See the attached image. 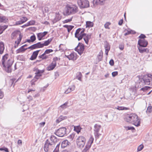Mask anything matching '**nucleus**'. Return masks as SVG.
<instances>
[{"mask_svg": "<svg viewBox=\"0 0 152 152\" xmlns=\"http://www.w3.org/2000/svg\"><path fill=\"white\" fill-rule=\"evenodd\" d=\"M123 19H121L120 20L118 23V25H121L122 24V23H123Z\"/></svg>", "mask_w": 152, "mask_h": 152, "instance_id": "nucleus-61", "label": "nucleus"}, {"mask_svg": "<svg viewBox=\"0 0 152 152\" xmlns=\"http://www.w3.org/2000/svg\"><path fill=\"white\" fill-rule=\"evenodd\" d=\"M81 128L80 126H74V130L77 133H79L80 131Z\"/></svg>", "mask_w": 152, "mask_h": 152, "instance_id": "nucleus-37", "label": "nucleus"}, {"mask_svg": "<svg viewBox=\"0 0 152 152\" xmlns=\"http://www.w3.org/2000/svg\"><path fill=\"white\" fill-rule=\"evenodd\" d=\"M127 130H133L134 129V128L133 127H132V126H125L124 127Z\"/></svg>", "mask_w": 152, "mask_h": 152, "instance_id": "nucleus-47", "label": "nucleus"}, {"mask_svg": "<svg viewBox=\"0 0 152 152\" xmlns=\"http://www.w3.org/2000/svg\"><path fill=\"white\" fill-rule=\"evenodd\" d=\"M49 140H50L51 143L54 145L55 143L58 141V139L54 135H51Z\"/></svg>", "mask_w": 152, "mask_h": 152, "instance_id": "nucleus-17", "label": "nucleus"}, {"mask_svg": "<svg viewBox=\"0 0 152 152\" xmlns=\"http://www.w3.org/2000/svg\"><path fill=\"white\" fill-rule=\"evenodd\" d=\"M152 111V107L151 106H148L147 109V113H150Z\"/></svg>", "mask_w": 152, "mask_h": 152, "instance_id": "nucleus-43", "label": "nucleus"}, {"mask_svg": "<svg viewBox=\"0 0 152 152\" xmlns=\"http://www.w3.org/2000/svg\"><path fill=\"white\" fill-rule=\"evenodd\" d=\"M77 4L80 8H86L89 6V2L88 0H78Z\"/></svg>", "mask_w": 152, "mask_h": 152, "instance_id": "nucleus-7", "label": "nucleus"}, {"mask_svg": "<svg viewBox=\"0 0 152 152\" xmlns=\"http://www.w3.org/2000/svg\"><path fill=\"white\" fill-rule=\"evenodd\" d=\"M84 49V47L83 45L81 43H79L75 50L76 51L78 52L79 54L81 55L83 53Z\"/></svg>", "mask_w": 152, "mask_h": 152, "instance_id": "nucleus-13", "label": "nucleus"}, {"mask_svg": "<svg viewBox=\"0 0 152 152\" xmlns=\"http://www.w3.org/2000/svg\"><path fill=\"white\" fill-rule=\"evenodd\" d=\"M143 47L140 46L138 47V50L140 53H142L144 52L148 53L149 52V50L148 48H143Z\"/></svg>", "mask_w": 152, "mask_h": 152, "instance_id": "nucleus-25", "label": "nucleus"}, {"mask_svg": "<svg viewBox=\"0 0 152 152\" xmlns=\"http://www.w3.org/2000/svg\"><path fill=\"white\" fill-rule=\"evenodd\" d=\"M39 51L40 50H37L34 52L30 58V59L33 60L35 59L36 58Z\"/></svg>", "mask_w": 152, "mask_h": 152, "instance_id": "nucleus-23", "label": "nucleus"}, {"mask_svg": "<svg viewBox=\"0 0 152 152\" xmlns=\"http://www.w3.org/2000/svg\"><path fill=\"white\" fill-rule=\"evenodd\" d=\"M48 33L47 31H44L43 33H40L37 34V37L39 40H41Z\"/></svg>", "mask_w": 152, "mask_h": 152, "instance_id": "nucleus-21", "label": "nucleus"}, {"mask_svg": "<svg viewBox=\"0 0 152 152\" xmlns=\"http://www.w3.org/2000/svg\"><path fill=\"white\" fill-rule=\"evenodd\" d=\"M138 43L140 46L144 47H146L148 44L147 41L144 39H139Z\"/></svg>", "mask_w": 152, "mask_h": 152, "instance_id": "nucleus-16", "label": "nucleus"}, {"mask_svg": "<svg viewBox=\"0 0 152 152\" xmlns=\"http://www.w3.org/2000/svg\"><path fill=\"white\" fill-rule=\"evenodd\" d=\"M55 14V18L53 20V21L54 23L59 20L61 19V17L58 12H56Z\"/></svg>", "mask_w": 152, "mask_h": 152, "instance_id": "nucleus-24", "label": "nucleus"}, {"mask_svg": "<svg viewBox=\"0 0 152 152\" xmlns=\"http://www.w3.org/2000/svg\"><path fill=\"white\" fill-rule=\"evenodd\" d=\"M91 34H86V35L83 37V38L84 40L85 43L88 44L89 41V39H91Z\"/></svg>", "mask_w": 152, "mask_h": 152, "instance_id": "nucleus-22", "label": "nucleus"}, {"mask_svg": "<svg viewBox=\"0 0 152 152\" xmlns=\"http://www.w3.org/2000/svg\"><path fill=\"white\" fill-rule=\"evenodd\" d=\"M146 37L143 34H141L139 36V38L142 39H144V38Z\"/></svg>", "mask_w": 152, "mask_h": 152, "instance_id": "nucleus-57", "label": "nucleus"}, {"mask_svg": "<svg viewBox=\"0 0 152 152\" xmlns=\"http://www.w3.org/2000/svg\"><path fill=\"white\" fill-rule=\"evenodd\" d=\"M86 27L89 28L92 27L94 25V23L93 22L90 21H87L86 22Z\"/></svg>", "mask_w": 152, "mask_h": 152, "instance_id": "nucleus-32", "label": "nucleus"}, {"mask_svg": "<svg viewBox=\"0 0 152 152\" xmlns=\"http://www.w3.org/2000/svg\"><path fill=\"white\" fill-rule=\"evenodd\" d=\"M110 24V23L109 22H107L104 25V27L106 28L109 29V26Z\"/></svg>", "mask_w": 152, "mask_h": 152, "instance_id": "nucleus-50", "label": "nucleus"}, {"mask_svg": "<svg viewBox=\"0 0 152 152\" xmlns=\"http://www.w3.org/2000/svg\"><path fill=\"white\" fill-rule=\"evenodd\" d=\"M70 143L67 140H65L63 141L61 144V147L62 148H64L66 147L69 143Z\"/></svg>", "mask_w": 152, "mask_h": 152, "instance_id": "nucleus-28", "label": "nucleus"}, {"mask_svg": "<svg viewBox=\"0 0 152 152\" xmlns=\"http://www.w3.org/2000/svg\"><path fill=\"white\" fill-rule=\"evenodd\" d=\"M85 29L83 28H79L77 29L75 33V37L77 38L79 41L82 39L83 37L86 35V34L84 33Z\"/></svg>", "mask_w": 152, "mask_h": 152, "instance_id": "nucleus-5", "label": "nucleus"}, {"mask_svg": "<svg viewBox=\"0 0 152 152\" xmlns=\"http://www.w3.org/2000/svg\"><path fill=\"white\" fill-rule=\"evenodd\" d=\"M27 18L26 17H22L20 18V20L16 22V25H20L26 22Z\"/></svg>", "mask_w": 152, "mask_h": 152, "instance_id": "nucleus-26", "label": "nucleus"}, {"mask_svg": "<svg viewBox=\"0 0 152 152\" xmlns=\"http://www.w3.org/2000/svg\"><path fill=\"white\" fill-rule=\"evenodd\" d=\"M53 38H50V39H49L48 40L45 41L44 43H42V44L43 45V47L44 46H46L49 45L50 43L52 41Z\"/></svg>", "mask_w": 152, "mask_h": 152, "instance_id": "nucleus-33", "label": "nucleus"}, {"mask_svg": "<svg viewBox=\"0 0 152 152\" xmlns=\"http://www.w3.org/2000/svg\"><path fill=\"white\" fill-rule=\"evenodd\" d=\"M118 72L117 71L113 72L112 73V76L113 77H114L116 76L117 75H118Z\"/></svg>", "mask_w": 152, "mask_h": 152, "instance_id": "nucleus-56", "label": "nucleus"}, {"mask_svg": "<svg viewBox=\"0 0 152 152\" xmlns=\"http://www.w3.org/2000/svg\"><path fill=\"white\" fill-rule=\"evenodd\" d=\"M56 65L55 63L52 62L47 67V69L48 71L53 70L56 66Z\"/></svg>", "mask_w": 152, "mask_h": 152, "instance_id": "nucleus-27", "label": "nucleus"}, {"mask_svg": "<svg viewBox=\"0 0 152 152\" xmlns=\"http://www.w3.org/2000/svg\"><path fill=\"white\" fill-rule=\"evenodd\" d=\"M103 57V53L101 51L99 53V54L98 56V59L99 61L102 60Z\"/></svg>", "mask_w": 152, "mask_h": 152, "instance_id": "nucleus-39", "label": "nucleus"}, {"mask_svg": "<svg viewBox=\"0 0 152 152\" xmlns=\"http://www.w3.org/2000/svg\"><path fill=\"white\" fill-rule=\"evenodd\" d=\"M66 118V116H61L59 117L57 120H56V122L57 123H59L62 120H64Z\"/></svg>", "mask_w": 152, "mask_h": 152, "instance_id": "nucleus-38", "label": "nucleus"}, {"mask_svg": "<svg viewBox=\"0 0 152 152\" xmlns=\"http://www.w3.org/2000/svg\"><path fill=\"white\" fill-rule=\"evenodd\" d=\"M0 151H5L6 152H9V151L8 150V148H5V147L4 148H0Z\"/></svg>", "mask_w": 152, "mask_h": 152, "instance_id": "nucleus-53", "label": "nucleus"}, {"mask_svg": "<svg viewBox=\"0 0 152 152\" xmlns=\"http://www.w3.org/2000/svg\"><path fill=\"white\" fill-rule=\"evenodd\" d=\"M60 143H59L58 144L56 145V146L55 148V150H56L59 151V146H60Z\"/></svg>", "mask_w": 152, "mask_h": 152, "instance_id": "nucleus-62", "label": "nucleus"}, {"mask_svg": "<svg viewBox=\"0 0 152 152\" xmlns=\"http://www.w3.org/2000/svg\"><path fill=\"white\" fill-rule=\"evenodd\" d=\"M68 103V102H66L65 103H64L62 105H61L60 106V107H61L63 109L66 108L68 107V106L67 105Z\"/></svg>", "mask_w": 152, "mask_h": 152, "instance_id": "nucleus-41", "label": "nucleus"}, {"mask_svg": "<svg viewBox=\"0 0 152 152\" xmlns=\"http://www.w3.org/2000/svg\"><path fill=\"white\" fill-rule=\"evenodd\" d=\"M78 11L77 6L75 5H67L66 7V9L64 13L65 15H69L74 14Z\"/></svg>", "mask_w": 152, "mask_h": 152, "instance_id": "nucleus-3", "label": "nucleus"}, {"mask_svg": "<svg viewBox=\"0 0 152 152\" xmlns=\"http://www.w3.org/2000/svg\"><path fill=\"white\" fill-rule=\"evenodd\" d=\"M23 37V35L21 34L17 38V40L15 41V43L16 44V45H15L14 47L15 48H16L17 47L19 44L20 43L21 40L22 38Z\"/></svg>", "mask_w": 152, "mask_h": 152, "instance_id": "nucleus-18", "label": "nucleus"}, {"mask_svg": "<svg viewBox=\"0 0 152 152\" xmlns=\"http://www.w3.org/2000/svg\"><path fill=\"white\" fill-rule=\"evenodd\" d=\"M71 91L70 90H69V89H68V88L66 90L65 92H64V93L65 94H68L69 93V92H70Z\"/></svg>", "mask_w": 152, "mask_h": 152, "instance_id": "nucleus-63", "label": "nucleus"}, {"mask_svg": "<svg viewBox=\"0 0 152 152\" xmlns=\"http://www.w3.org/2000/svg\"><path fill=\"white\" fill-rule=\"evenodd\" d=\"M102 0H94L93 1V3L94 4H97L99 3V1H101L102 2Z\"/></svg>", "mask_w": 152, "mask_h": 152, "instance_id": "nucleus-52", "label": "nucleus"}, {"mask_svg": "<svg viewBox=\"0 0 152 152\" xmlns=\"http://www.w3.org/2000/svg\"><path fill=\"white\" fill-rule=\"evenodd\" d=\"M75 86L74 85H72L68 88V89L70 90L71 91H74L75 88Z\"/></svg>", "mask_w": 152, "mask_h": 152, "instance_id": "nucleus-48", "label": "nucleus"}, {"mask_svg": "<svg viewBox=\"0 0 152 152\" xmlns=\"http://www.w3.org/2000/svg\"><path fill=\"white\" fill-rule=\"evenodd\" d=\"M4 49V45L3 42H0V54H2L3 53Z\"/></svg>", "mask_w": 152, "mask_h": 152, "instance_id": "nucleus-31", "label": "nucleus"}, {"mask_svg": "<svg viewBox=\"0 0 152 152\" xmlns=\"http://www.w3.org/2000/svg\"><path fill=\"white\" fill-rule=\"evenodd\" d=\"M45 124V122H42L39 124V125L41 127H43Z\"/></svg>", "mask_w": 152, "mask_h": 152, "instance_id": "nucleus-59", "label": "nucleus"}, {"mask_svg": "<svg viewBox=\"0 0 152 152\" xmlns=\"http://www.w3.org/2000/svg\"><path fill=\"white\" fill-rule=\"evenodd\" d=\"M82 75L81 73L80 72H77L76 74V78L79 80L81 81L82 80Z\"/></svg>", "mask_w": 152, "mask_h": 152, "instance_id": "nucleus-35", "label": "nucleus"}, {"mask_svg": "<svg viewBox=\"0 0 152 152\" xmlns=\"http://www.w3.org/2000/svg\"><path fill=\"white\" fill-rule=\"evenodd\" d=\"M114 61L113 59H111L109 62V64L111 66H113L114 65Z\"/></svg>", "mask_w": 152, "mask_h": 152, "instance_id": "nucleus-58", "label": "nucleus"}, {"mask_svg": "<svg viewBox=\"0 0 152 152\" xmlns=\"http://www.w3.org/2000/svg\"><path fill=\"white\" fill-rule=\"evenodd\" d=\"M75 133H72L68 137V138L69 139L70 141H72L73 140L75 137Z\"/></svg>", "mask_w": 152, "mask_h": 152, "instance_id": "nucleus-40", "label": "nucleus"}, {"mask_svg": "<svg viewBox=\"0 0 152 152\" xmlns=\"http://www.w3.org/2000/svg\"><path fill=\"white\" fill-rule=\"evenodd\" d=\"M7 57L6 56H3L2 59V64L3 66L4 67H7V69H6V71L7 72L9 73L11 72V66L12 65V63L11 61H10V59L8 60L7 62L6 65H5V61L7 60Z\"/></svg>", "mask_w": 152, "mask_h": 152, "instance_id": "nucleus-4", "label": "nucleus"}, {"mask_svg": "<svg viewBox=\"0 0 152 152\" xmlns=\"http://www.w3.org/2000/svg\"><path fill=\"white\" fill-rule=\"evenodd\" d=\"M76 142L77 145L80 148H83L85 144L86 139L83 136H79L77 139Z\"/></svg>", "mask_w": 152, "mask_h": 152, "instance_id": "nucleus-9", "label": "nucleus"}, {"mask_svg": "<svg viewBox=\"0 0 152 152\" xmlns=\"http://www.w3.org/2000/svg\"><path fill=\"white\" fill-rule=\"evenodd\" d=\"M30 38L32 42H33L36 39V37L34 35L31 36Z\"/></svg>", "mask_w": 152, "mask_h": 152, "instance_id": "nucleus-46", "label": "nucleus"}, {"mask_svg": "<svg viewBox=\"0 0 152 152\" xmlns=\"http://www.w3.org/2000/svg\"><path fill=\"white\" fill-rule=\"evenodd\" d=\"M143 148V146L142 145H140L137 148V151H139L142 150Z\"/></svg>", "mask_w": 152, "mask_h": 152, "instance_id": "nucleus-51", "label": "nucleus"}, {"mask_svg": "<svg viewBox=\"0 0 152 152\" xmlns=\"http://www.w3.org/2000/svg\"><path fill=\"white\" fill-rule=\"evenodd\" d=\"M70 60H75L77 59L76 54L75 53H71L70 54L66 56Z\"/></svg>", "mask_w": 152, "mask_h": 152, "instance_id": "nucleus-19", "label": "nucleus"}, {"mask_svg": "<svg viewBox=\"0 0 152 152\" xmlns=\"http://www.w3.org/2000/svg\"><path fill=\"white\" fill-rule=\"evenodd\" d=\"M27 49H28V48H24L22 46L16 50V53L17 54H18L19 53L23 52Z\"/></svg>", "mask_w": 152, "mask_h": 152, "instance_id": "nucleus-30", "label": "nucleus"}, {"mask_svg": "<svg viewBox=\"0 0 152 152\" xmlns=\"http://www.w3.org/2000/svg\"><path fill=\"white\" fill-rule=\"evenodd\" d=\"M58 60H60V58H58L57 57H56L55 58H54L53 59V61H52V62L55 63L56 64V61Z\"/></svg>", "mask_w": 152, "mask_h": 152, "instance_id": "nucleus-49", "label": "nucleus"}, {"mask_svg": "<svg viewBox=\"0 0 152 152\" xmlns=\"http://www.w3.org/2000/svg\"><path fill=\"white\" fill-rule=\"evenodd\" d=\"M138 84L140 87L145 85L152 86V75L148 74L144 75L142 78H139L137 84Z\"/></svg>", "mask_w": 152, "mask_h": 152, "instance_id": "nucleus-2", "label": "nucleus"}, {"mask_svg": "<svg viewBox=\"0 0 152 152\" xmlns=\"http://www.w3.org/2000/svg\"><path fill=\"white\" fill-rule=\"evenodd\" d=\"M43 48V45L41 42H38L37 43L34 44L28 48V49L33 50L35 49Z\"/></svg>", "mask_w": 152, "mask_h": 152, "instance_id": "nucleus-14", "label": "nucleus"}, {"mask_svg": "<svg viewBox=\"0 0 152 152\" xmlns=\"http://www.w3.org/2000/svg\"><path fill=\"white\" fill-rule=\"evenodd\" d=\"M54 147L52 143L48 139L47 140L44 144V149L45 152H51L53 149Z\"/></svg>", "mask_w": 152, "mask_h": 152, "instance_id": "nucleus-6", "label": "nucleus"}, {"mask_svg": "<svg viewBox=\"0 0 152 152\" xmlns=\"http://www.w3.org/2000/svg\"><path fill=\"white\" fill-rule=\"evenodd\" d=\"M149 87L148 86H145L144 87L142 88L141 89V90L142 91H145V90H147L148 89V88H149Z\"/></svg>", "mask_w": 152, "mask_h": 152, "instance_id": "nucleus-60", "label": "nucleus"}, {"mask_svg": "<svg viewBox=\"0 0 152 152\" xmlns=\"http://www.w3.org/2000/svg\"><path fill=\"white\" fill-rule=\"evenodd\" d=\"M104 47L105 49V54L107 55L108 51L110 50V48L109 44L107 41L105 42Z\"/></svg>", "mask_w": 152, "mask_h": 152, "instance_id": "nucleus-20", "label": "nucleus"}, {"mask_svg": "<svg viewBox=\"0 0 152 152\" xmlns=\"http://www.w3.org/2000/svg\"><path fill=\"white\" fill-rule=\"evenodd\" d=\"M33 71L35 72V74L36 75L34 77V79H36L35 81H37L40 77L42 76V74L45 71V70H39L37 67H35L34 68Z\"/></svg>", "mask_w": 152, "mask_h": 152, "instance_id": "nucleus-8", "label": "nucleus"}, {"mask_svg": "<svg viewBox=\"0 0 152 152\" xmlns=\"http://www.w3.org/2000/svg\"><path fill=\"white\" fill-rule=\"evenodd\" d=\"M21 34V32L19 30H15L11 34V38L12 39H16Z\"/></svg>", "mask_w": 152, "mask_h": 152, "instance_id": "nucleus-15", "label": "nucleus"}, {"mask_svg": "<svg viewBox=\"0 0 152 152\" xmlns=\"http://www.w3.org/2000/svg\"><path fill=\"white\" fill-rule=\"evenodd\" d=\"M8 22V19L5 16L0 15V23H6Z\"/></svg>", "mask_w": 152, "mask_h": 152, "instance_id": "nucleus-29", "label": "nucleus"}, {"mask_svg": "<svg viewBox=\"0 0 152 152\" xmlns=\"http://www.w3.org/2000/svg\"><path fill=\"white\" fill-rule=\"evenodd\" d=\"M18 144L20 145H22V140H18Z\"/></svg>", "mask_w": 152, "mask_h": 152, "instance_id": "nucleus-64", "label": "nucleus"}, {"mask_svg": "<svg viewBox=\"0 0 152 152\" xmlns=\"http://www.w3.org/2000/svg\"><path fill=\"white\" fill-rule=\"evenodd\" d=\"M94 138L92 137H91L89 138L85 148L82 151V152H88V150L91 147V145L93 143Z\"/></svg>", "mask_w": 152, "mask_h": 152, "instance_id": "nucleus-11", "label": "nucleus"}, {"mask_svg": "<svg viewBox=\"0 0 152 152\" xmlns=\"http://www.w3.org/2000/svg\"><path fill=\"white\" fill-rule=\"evenodd\" d=\"M53 51V50L52 49H47L46 50L44 53L42 55V56H43L44 55L49 54L50 53L52 52Z\"/></svg>", "mask_w": 152, "mask_h": 152, "instance_id": "nucleus-42", "label": "nucleus"}, {"mask_svg": "<svg viewBox=\"0 0 152 152\" xmlns=\"http://www.w3.org/2000/svg\"><path fill=\"white\" fill-rule=\"evenodd\" d=\"M72 18H71L70 19H67L65 20L64 21V23H67L71 21L72 20Z\"/></svg>", "mask_w": 152, "mask_h": 152, "instance_id": "nucleus-54", "label": "nucleus"}, {"mask_svg": "<svg viewBox=\"0 0 152 152\" xmlns=\"http://www.w3.org/2000/svg\"><path fill=\"white\" fill-rule=\"evenodd\" d=\"M125 120L127 122L131 123L136 126L140 125V120L135 114H127L126 116Z\"/></svg>", "mask_w": 152, "mask_h": 152, "instance_id": "nucleus-1", "label": "nucleus"}, {"mask_svg": "<svg viewBox=\"0 0 152 152\" xmlns=\"http://www.w3.org/2000/svg\"><path fill=\"white\" fill-rule=\"evenodd\" d=\"M117 109L119 110H126L128 109L126 107H119L118 106L117 108Z\"/></svg>", "mask_w": 152, "mask_h": 152, "instance_id": "nucleus-44", "label": "nucleus"}, {"mask_svg": "<svg viewBox=\"0 0 152 152\" xmlns=\"http://www.w3.org/2000/svg\"><path fill=\"white\" fill-rule=\"evenodd\" d=\"M101 127L100 125L96 124L94 126V134L96 138H99L101 134L99 133V132Z\"/></svg>", "mask_w": 152, "mask_h": 152, "instance_id": "nucleus-12", "label": "nucleus"}, {"mask_svg": "<svg viewBox=\"0 0 152 152\" xmlns=\"http://www.w3.org/2000/svg\"><path fill=\"white\" fill-rule=\"evenodd\" d=\"M66 129L63 127L59 128L56 131L55 134L59 137H63L66 134Z\"/></svg>", "mask_w": 152, "mask_h": 152, "instance_id": "nucleus-10", "label": "nucleus"}, {"mask_svg": "<svg viewBox=\"0 0 152 152\" xmlns=\"http://www.w3.org/2000/svg\"><path fill=\"white\" fill-rule=\"evenodd\" d=\"M7 27V26H0V34H2L3 31H4Z\"/></svg>", "mask_w": 152, "mask_h": 152, "instance_id": "nucleus-34", "label": "nucleus"}, {"mask_svg": "<svg viewBox=\"0 0 152 152\" xmlns=\"http://www.w3.org/2000/svg\"><path fill=\"white\" fill-rule=\"evenodd\" d=\"M4 96V94L3 92L0 90V99H2Z\"/></svg>", "mask_w": 152, "mask_h": 152, "instance_id": "nucleus-55", "label": "nucleus"}, {"mask_svg": "<svg viewBox=\"0 0 152 152\" xmlns=\"http://www.w3.org/2000/svg\"><path fill=\"white\" fill-rule=\"evenodd\" d=\"M64 27L66 28L68 32H69L70 31L74 28V26H68L67 25H65Z\"/></svg>", "mask_w": 152, "mask_h": 152, "instance_id": "nucleus-36", "label": "nucleus"}, {"mask_svg": "<svg viewBox=\"0 0 152 152\" xmlns=\"http://www.w3.org/2000/svg\"><path fill=\"white\" fill-rule=\"evenodd\" d=\"M48 55H44L43 56H42V55L40 56L39 57L40 58H42V59H45L47 58L48 57Z\"/></svg>", "mask_w": 152, "mask_h": 152, "instance_id": "nucleus-45", "label": "nucleus"}]
</instances>
